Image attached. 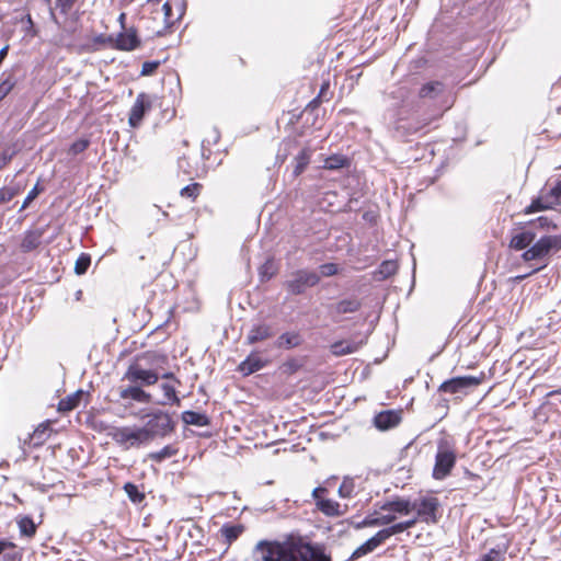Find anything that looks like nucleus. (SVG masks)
I'll return each instance as SVG.
<instances>
[{"label": "nucleus", "instance_id": "1", "mask_svg": "<svg viewBox=\"0 0 561 561\" xmlns=\"http://www.w3.org/2000/svg\"><path fill=\"white\" fill-rule=\"evenodd\" d=\"M254 554L257 561H332L323 545L312 542L299 530L287 533L277 540L259 541Z\"/></svg>", "mask_w": 561, "mask_h": 561}, {"label": "nucleus", "instance_id": "2", "mask_svg": "<svg viewBox=\"0 0 561 561\" xmlns=\"http://www.w3.org/2000/svg\"><path fill=\"white\" fill-rule=\"evenodd\" d=\"M456 463L457 449L455 444L449 443L446 439L438 440L432 478L437 481L445 480L451 474Z\"/></svg>", "mask_w": 561, "mask_h": 561}, {"label": "nucleus", "instance_id": "3", "mask_svg": "<svg viewBox=\"0 0 561 561\" xmlns=\"http://www.w3.org/2000/svg\"><path fill=\"white\" fill-rule=\"evenodd\" d=\"M415 524L416 519H409L380 529L371 538L366 540L363 545H360L358 548L354 550V552L351 556V560L359 559L373 552L391 536L403 533L404 530L412 528Z\"/></svg>", "mask_w": 561, "mask_h": 561}, {"label": "nucleus", "instance_id": "4", "mask_svg": "<svg viewBox=\"0 0 561 561\" xmlns=\"http://www.w3.org/2000/svg\"><path fill=\"white\" fill-rule=\"evenodd\" d=\"M145 416L148 417V421L141 430L146 431L148 444L156 437H165L174 432L175 425L168 412L157 410L146 414Z\"/></svg>", "mask_w": 561, "mask_h": 561}, {"label": "nucleus", "instance_id": "5", "mask_svg": "<svg viewBox=\"0 0 561 561\" xmlns=\"http://www.w3.org/2000/svg\"><path fill=\"white\" fill-rule=\"evenodd\" d=\"M431 124V119L419 114L416 105L397 113L396 130L402 136L414 135Z\"/></svg>", "mask_w": 561, "mask_h": 561}, {"label": "nucleus", "instance_id": "6", "mask_svg": "<svg viewBox=\"0 0 561 561\" xmlns=\"http://www.w3.org/2000/svg\"><path fill=\"white\" fill-rule=\"evenodd\" d=\"M321 280L320 274L316 271L300 268L293 272L284 283V288L294 296L304 295L307 289L316 287Z\"/></svg>", "mask_w": 561, "mask_h": 561}, {"label": "nucleus", "instance_id": "7", "mask_svg": "<svg viewBox=\"0 0 561 561\" xmlns=\"http://www.w3.org/2000/svg\"><path fill=\"white\" fill-rule=\"evenodd\" d=\"M561 250V238L543 236L522 254L525 262L547 260L551 252Z\"/></svg>", "mask_w": 561, "mask_h": 561}, {"label": "nucleus", "instance_id": "8", "mask_svg": "<svg viewBox=\"0 0 561 561\" xmlns=\"http://www.w3.org/2000/svg\"><path fill=\"white\" fill-rule=\"evenodd\" d=\"M439 510L440 502L438 497L432 494L420 496L413 502V511L417 515L413 519H416V522L420 519L427 525L437 524L440 518Z\"/></svg>", "mask_w": 561, "mask_h": 561}, {"label": "nucleus", "instance_id": "9", "mask_svg": "<svg viewBox=\"0 0 561 561\" xmlns=\"http://www.w3.org/2000/svg\"><path fill=\"white\" fill-rule=\"evenodd\" d=\"M112 439L124 449L138 448L147 445L146 431L141 427L131 428L128 426L114 427L110 433Z\"/></svg>", "mask_w": 561, "mask_h": 561}, {"label": "nucleus", "instance_id": "10", "mask_svg": "<svg viewBox=\"0 0 561 561\" xmlns=\"http://www.w3.org/2000/svg\"><path fill=\"white\" fill-rule=\"evenodd\" d=\"M159 378L160 376L156 370L145 369L137 360L127 367L123 377L129 383L139 385L141 388L154 386Z\"/></svg>", "mask_w": 561, "mask_h": 561}, {"label": "nucleus", "instance_id": "11", "mask_svg": "<svg viewBox=\"0 0 561 561\" xmlns=\"http://www.w3.org/2000/svg\"><path fill=\"white\" fill-rule=\"evenodd\" d=\"M485 379V374L480 373L479 376H461L455 377L442 382L438 387L439 392L455 394L469 387H477Z\"/></svg>", "mask_w": 561, "mask_h": 561}, {"label": "nucleus", "instance_id": "12", "mask_svg": "<svg viewBox=\"0 0 561 561\" xmlns=\"http://www.w3.org/2000/svg\"><path fill=\"white\" fill-rule=\"evenodd\" d=\"M152 108L151 96L145 92L137 95L128 116V124L133 128H138L145 115Z\"/></svg>", "mask_w": 561, "mask_h": 561}, {"label": "nucleus", "instance_id": "13", "mask_svg": "<svg viewBox=\"0 0 561 561\" xmlns=\"http://www.w3.org/2000/svg\"><path fill=\"white\" fill-rule=\"evenodd\" d=\"M329 491L324 486H318L312 491V497L316 502L317 508L325 516L334 517L343 514L339 502L328 499Z\"/></svg>", "mask_w": 561, "mask_h": 561}, {"label": "nucleus", "instance_id": "14", "mask_svg": "<svg viewBox=\"0 0 561 561\" xmlns=\"http://www.w3.org/2000/svg\"><path fill=\"white\" fill-rule=\"evenodd\" d=\"M268 363L270 360L264 359L260 355V352L252 351L248 357L238 365L237 370L243 376H250L267 366Z\"/></svg>", "mask_w": 561, "mask_h": 561}, {"label": "nucleus", "instance_id": "15", "mask_svg": "<svg viewBox=\"0 0 561 561\" xmlns=\"http://www.w3.org/2000/svg\"><path fill=\"white\" fill-rule=\"evenodd\" d=\"M140 46V39L136 28L131 27L125 32H121L114 39L113 47L123 51H130Z\"/></svg>", "mask_w": 561, "mask_h": 561}, {"label": "nucleus", "instance_id": "16", "mask_svg": "<svg viewBox=\"0 0 561 561\" xmlns=\"http://www.w3.org/2000/svg\"><path fill=\"white\" fill-rule=\"evenodd\" d=\"M401 422V412L394 410L381 411L374 417V424L378 430L387 431L396 427Z\"/></svg>", "mask_w": 561, "mask_h": 561}, {"label": "nucleus", "instance_id": "17", "mask_svg": "<svg viewBox=\"0 0 561 561\" xmlns=\"http://www.w3.org/2000/svg\"><path fill=\"white\" fill-rule=\"evenodd\" d=\"M119 398L122 400H133L139 403H150L152 401L151 393L144 390V388L139 387V385L134 383L121 388Z\"/></svg>", "mask_w": 561, "mask_h": 561}, {"label": "nucleus", "instance_id": "18", "mask_svg": "<svg viewBox=\"0 0 561 561\" xmlns=\"http://www.w3.org/2000/svg\"><path fill=\"white\" fill-rule=\"evenodd\" d=\"M274 336L273 328L267 323L254 324L248 332L245 343L248 345H254L260 342H264Z\"/></svg>", "mask_w": 561, "mask_h": 561}, {"label": "nucleus", "instance_id": "19", "mask_svg": "<svg viewBox=\"0 0 561 561\" xmlns=\"http://www.w3.org/2000/svg\"><path fill=\"white\" fill-rule=\"evenodd\" d=\"M536 233L530 230H520L512 233L508 248L515 251L527 250L535 241Z\"/></svg>", "mask_w": 561, "mask_h": 561}, {"label": "nucleus", "instance_id": "20", "mask_svg": "<svg viewBox=\"0 0 561 561\" xmlns=\"http://www.w3.org/2000/svg\"><path fill=\"white\" fill-rule=\"evenodd\" d=\"M45 230L42 228L26 230L23 234L20 248L24 253L36 250L42 244Z\"/></svg>", "mask_w": 561, "mask_h": 561}, {"label": "nucleus", "instance_id": "21", "mask_svg": "<svg viewBox=\"0 0 561 561\" xmlns=\"http://www.w3.org/2000/svg\"><path fill=\"white\" fill-rule=\"evenodd\" d=\"M382 512H392L394 515H409L413 511V503L403 497H396L380 506Z\"/></svg>", "mask_w": 561, "mask_h": 561}, {"label": "nucleus", "instance_id": "22", "mask_svg": "<svg viewBox=\"0 0 561 561\" xmlns=\"http://www.w3.org/2000/svg\"><path fill=\"white\" fill-rule=\"evenodd\" d=\"M397 519V515L392 512H386V514L375 511L374 513L368 514L359 526L364 527H378V526H387L392 524Z\"/></svg>", "mask_w": 561, "mask_h": 561}, {"label": "nucleus", "instance_id": "23", "mask_svg": "<svg viewBox=\"0 0 561 561\" xmlns=\"http://www.w3.org/2000/svg\"><path fill=\"white\" fill-rule=\"evenodd\" d=\"M362 308V301L358 298H345L330 307V311L334 316L346 313H355Z\"/></svg>", "mask_w": 561, "mask_h": 561}, {"label": "nucleus", "instance_id": "24", "mask_svg": "<svg viewBox=\"0 0 561 561\" xmlns=\"http://www.w3.org/2000/svg\"><path fill=\"white\" fill-rule=\"evenodd\" d=\"M51 432H53V428H51V422L50 421H45V422L41 423L34 430V432L30 435V444L33 447H41V446H43L48 440V438L50 437Z\"/></svg>", "mask_w": 561, "mask_h": 561}, {"label": "nucleus", "instance_id": "25", "mask_svg": "<svg viewBox=\"0 0 561 561\" xmlns=\"http://www.w3.org/2000/svg\"><path fill=\"white\" fill-rule=\"evenodd\" d=\"M333 98V92L330 91V80L325 79L321 83L320 91L305 107V112H313L323 102H329Z\"/></svg>", "mask_w": 561, "mask_h": 561}, {"label": "nucleus", "instance_id": "26", "mask_svg": "<svg viewBox=\"0 0 561 561\" xmlns=\"http://www.w3.org/2000/svg\"><path fill=\"white\" fill-rule=\"evenodd\" d=\"M301 343H302V336L299 332L287 331V332L282 333L278 336L275 345L278 348L291 350V348L300 346Z\"/></svg>", "mask_w": 561, "mask_h": 561}, {"label": "nucleus", "instance_id": "27", "mask_svg": "<svg viewBox=\"0 0 561 561\" xmlns=\"http://www.w3.org/2000/svg\"><path fill=\"white\" fill-rule=\"evenodd\" d=\"M84 396L89 397V393L84 392L83 390H77L76 392L67 396L66 398H62L58 402V411L61 413H67L75 410L76 408L79 407Z\"/></svg>", "mask_w": 561, "mask_h": 561}, {"label": "nucleus", "instance_id": "28", "mask_svg": "<svg viewBox=\"0 0 561 561\" xmlns=\"http://www.w3.org/2000/svg\"><path fill=\"white\" fill-rule=\"evenodd\" d=\"M444 88L445 85L440 81H428L420 88L417 96L420 100H433L444 91Z\"/></svg>", "mask_w": 561, "mask_h": 561}, {"label": "nucleus", "instance_id": "29", "mask_svg": "<svg viewBox=\"0 0 561 561\" xmlns=\"http://www.w3.org/2000/svg\"><path fill=\"white\" fill-rule=\"evenodd\" d=\"M360 347L359 343L353 341L341 340L330 345L332 355L340 357L357 352Z\"/></svg>", "mask_w": 561, "mask_h": 561}, {"label": "nucleus", "instance_id": "30", "mask_svg": "<svg viewBox=\"0 0 561 561\" xmlns=\"http://www.w3.org/2000/svg\"><path fill=\"white\" fill-rule=\"evenodd\" d=\"M182 421L187 425L199 427L208 426L210 424L208 415L195 411H184L182 413Z\"/></svg>", "mask_w": 561, "mask_h": 561}, {"label": "nucleus", "instance_id": "31", "mask_svg": "<svg viewBox=\"0 0 561 561\" xmlns=\"http://www.w3.org/2000/svg\"><path fill=\"white\" fill-rule=\"evenodd\" d=\"M160 388L164 397V400L161 402L162 404L181 405V399L178 396L175 383L162 382Z\"/></svg>", "mask_w": 561, "mask_h": 561}, {"label": "nucleus", "instance_id": "32", "mask_svg": "<svg viewBox=\"0 0 561 561\" xmlns=\"http://www.w3.org/2000/svg\"><path fill=\"white\" fill-rule=\"evenodd\" d=\"M18 526L21 536L33 538L36 535L37 526L31 516H21L18 518Z\"/></svg>", "mask_w": 561, "mask_h": 561}, {"label": "nucleus", "instance_id": "33", "mask_svg": "<svg viewBox=\"0 0 561 561\" xmlns=\"http://www.w3.org/2000/svg\"><path fill=\"white\" fill-rule=\"evenodd\" d=\"M552 207H553V205H552L551 201L549 199L548 195L546 194L543 196H539V197L533 199L530 205H528L525 208L524 213L526 215H529V214H534L537 211L550 209Z\"/></svg>", "mask_w": 561, "mask_h": 561}, {"label": "nucleus", "instance_id": "34", "mask_svg": "<svg viewBox=\"0 0 561 561\" xmlns=\"http://www.w3.org/2000/svg\"><path fill=\"white\" fill-rule=\"evenodd\" d=\"M244 527L242 525H229L226 524L220 528V534L225 538V543L231 545L239 536L243 533Z\"/></svg>", "mask_w": 561, "mask_h": 561}, {"label": "nucleus", "instance_id": "35", "mask_svg": "<svg viewBox=\"0 0 561 561\" xmlns=\"http://www.w3.org/2000/svg\"><path fill=\"white\" fill-rule=\"evenodd\" d=\"M311 151L308 148H304L295 157V167L294 174L295 176L300 175L308 164L310 163Z\"/></svg>", "mask_w": 561, "mask_h": 561}, {"label": "nucleus", "instance_id": "36", "mask_svg": "<svg viewBox=\"0 0 561 561\" xmlns=\"http://www.w3.org/2000/svg\"><path fill=\"white\" fill-rule=\"evenodd\" d=\"M179 453L176 445H167L158 451L150 453L148 458L154 462H161L167 458H171Z\"/></svg>", "mask_w": 561, "mask_h": 561}, {"label": "nucleus", "instance_id": "37", "mask_svg": "<svg viewBox=\"0 0 561 561\" xmlns=\"http://www.w3.org/2000/svg\"><path fill=\"white\" fill-rule=\"evenodd\" d=\"M398 263L394 260H386L381 262L378 270L376 271V275H379L381 279H386L394 275L398 271Z\"/></svg>", "mask_w": 561, "mask_h": 561}, {"label": "nucleus", "instance_id": "38", "mask_svg": "<svg viewBox=\"0 0 561 561\" xmlns=\"http://www.w3.org/2000/svg\"><path fill=\"white\" fill-rule=\"evenodd\" d=\"M202 190H203V185L201 183L194 182V183H191V184L184 186L180 191V195L183 198H187L191 202H195L197 199V197L201 195Z\"/></svg>", "mask_w": 561, "mask_h": 561}, {"label": "nucleus", "instance_id": "39", "mask_svg": "<svg viewBox=\"0 0 561 561\" xmlns=\"http://www.w3.org/2000/svg\"><path fill=\"white\" fill-rule=\"evenodd\" d=\"M348 165V159L342 154H332L327 158L324 168L329 170H337Z\"/></svg>", "mask_w": 561, "mask_h": 561}, {"label": "nucleus", "instance_id": "40", "mask_svg": "<svg viewBox=\"0 0 561 561\" xmlns=\"http://www.w3.org/2000/svg\"><path fill=\"white\" fill-rule=\"evenodd\" d=\"M304 364L301 359L296 357L287 358L282 365L280 370L285 375H294L302 368Z\"/></svg>", "mask_w": 561, "mask_h": 561}, {"label": "nucleus", "instance_id": "41", "mask_svg": "<svg viewBox=\"0 0 561 561\" xmlns=\"http://www.w3.org/2000/svg\"><path fill=\"white\" fill-rule=\"evenodd\" d=\"M23 187L19 184L14 186H3L0 188V204L12 201L22 192Z\"/></svg>", "mask_w": 561, "mask_h": 561}, {"label": "nucleus", "instance_id": "42", "mask_svg": "<svg viewBox=\"0 0 561 561\" xmlns=\"http://www.w3.org/2000/svg\"><path fill=\"white\" fill-rule=\"evenodd\" d=\"M124 491L128 495L129 500L134 503H141L145 500V494L140 492L138 486L131 482L125 483Z\"/></svg>", "mask_w": 561, "mask_h": 561}, {"label": "nucleus", "instance_id": "43", "mask_svg": "<svg viewBox=\"0 0 561 561\" xmlns=\"http://www.w3.org/2000/svg\"><path fill=\"white\" fill-rule=\"evenodd\" d=\"M91 265V256L88 253H81L75 264V273L83 275Z\"/></svg>", "mask_w": 561, "mask_h": 561}, {"label": "nucleus", "instance_id": "44", "mask_svg": "<svg viewBox=\"0 0 561 561\" xmlns=\"http://www.w3.org/2000/svg\"><path fill=\"white\" fill-rule=\"evenodd\" d=\"M90 146V140L87 139V138H81V139H78L76 141H73L69 149H68V153L70 156H78L82 152H84Z\"/></svg>", "mask_w": 561, "mask_h": 561}, {"label": "nucleus", "instance_id": "45", "mask_svg": "<svg viewBox=\"0 0 561 561\" xmlns=\"http://www.w3.org/2000/svg\"><path fill=\"white\" fill-rule=\"evenodd\" d=\"M355 484L353 479L345 478L339 486V495L344 499H350L354 494Z\"/></svg>", "mask_w": 561, "mask_h": 561}, {"label": "nucleus", "instance_id": "46", "mask_svg": "<svg viewBox=\"0 0 561 561\" xmlns=\"http://www.w3.org/2000/svg\"><path fill=\"white\" fill-rule=\"evenodd\" d=\"M15 79L12 75L8 76L0 82V102L13 90L15 87Z\"/></svg>", "mask_w": 561, "mask_h": 561}, {"label": "nucleus", "instance_id": "47", "mask_svg": "<svg viewBox=\"0 0 561 561\" xmlns=\"http://www.w3.org/2000/svg\"><path fill=\"white\" fill-rule=\"evenodd\" d=\"M44 191V187L39 185L37 182L34 187L28 192L20 210H24L28 207V205Z\"/></svg>", "mask_w": 561, "mask_h": 561}, {"label": "nucleus", "instance_id": "48", "mask_svg": "<svg viewBox=\"0 0 561 561\" xmlns=\"http://www.w3.org/2000/svg\"><path fill=\"white\" fill-rule=\"evenodd\" d=\"M552 205H561V180H559L553 187L547 193Z\"/></svg>", "mask_w": 561, "mask_h": 561}, {"label": "nucleus", "instance_id": "49", "mask_svg": "<svg viewBox=\"0 0 561 561\" xmlns=\"http://www.w3.org/2000/svg\"><path fill=\"white\" fill-rule=\"evenodd\" d=\"M160 66L159 60L145 61L141 67L140 75L144 77L152 76Z\"/></svg>", "mask_w": 561, "mask_h": 561}, {"label": "nucleus", "instance_id": "50", "mask_svg": "<svg viewBox=\"0 0 561 561\" xmlns=\"http://www.w3.org/2000/svg\"><path fill=\"white\" fill-rule=\"evenodd\" d=\"M138 358H145V359H148L150 362H156V363H165L168 360V357L167 355L164 354H158L156 352H152V351H149V352H146V353H142L141 355H139L137 357Z\"/></svg>", "mask_w": 561, "mask_h": 561}, {"label": "nucleus", "instance_id": "51", "mask_svg": "<svg viewBox=\"0 0 561 561\" xmlns=\"http://www.w3.org/2000/svg\"><path fill=\"white\" fill-rule=\"evenodd\" d=\"M78 0H56V7L60 10V13L67 15Z\"/></svg>", "mask_w": 561, "mask_h": 561}, {"label": "nucleus", "instance_id": "52", "mask_svg": "<svg viewBox=\"0 0 561 561\" xmlns=\"http://www.w3.org/2000/svg\"><path fill=\"white\" fill-rule=\"evenodd\" d=\"M321 274L325 277L336 275L339 267L335 263H325L320 266Z\"/></svg>", "mask_w": 561, "mask_h": 561}, {"label": "nucleus", "instance_id": "53", "mask_svg": "<svg viewBox=\"0 0 561 561\" xmlns=\"http://www.w3.org/2000/svg\"><path fill=\"white\" fill-rule=\"evenodd\" d=\"M162 10H163V13H164V23L170 26L174 23V20L172 19V5L170 3V1H167L165 3H163L162 5Z\"/></svg>", "mask_w": 561, "mask_h": 561}, {"label": "nucleus", "instance_id": "54", "mask_svg": "<svg viewBox=\"0 0 561 561\" xmlns=\"http://www.w3.org/2000/svg\"><path fill=\"white\" fill-rule=\"evenodd\" d=\"M15 156V151L9 152L8 150H3L0 154V171L4 169Z\"/></svg>", "mask_w": 561, "mask_h": 561}, {"label": "nucleus", "instance_id": "55", "mask_svg": "<svg viewBox=\"0 0 561 561\" xmlns=\"http://www.w3.org/2000/svg\"><path fill=\"white\" fill-rule=\"evenodd\" d=\"M547 264H548V263L546 262L542 266L537 267V268L533 270L531 272H529V273H527V274H524V275H517V276H515V277H512V278H511V280H512L513 283H519V282L524 280L525 278H527L528 276H530V275H533V274H536V273H538L540 270L545 268V267L547 266Z\"/></svg>", "mask_w": 561, "mask_h": 561}, {"label": "nucleus", "instance_id": "56", "mask_svg": "<svg viewBox=\"0 0 561 561\" xmlns=\"http://www.w3.org/2000/svg\"><path fill=\"white\" fill-rule=\"evenodd\" d=\"M535 222L540 227V228H549L550 226H552V221L548 218V217H545V216H540L538 217ZM553 227L556 228V226L553 225Z\"/></svg>", "mask_w": 561, "mask_h": 561}, {"label": "nucleus", "instance_id": "57", "mask_svg": "<svg viewBox=\"0 0 561 561\" xmlns=\"http://www.w3.org/2000/svg\"><path fill=\"white\" fill-rule=\"evenodd\" d=\"M179 168L182 169L184 171V173L191 174L190 163L185 156H183L179 159Z\"/></svg>", "mask_w": 561, "mask_h": 561}, {"label": "nucleus", "instance_id": "58", "mask_svg": "<svg viewBox=\"0 0 561 561\" xmlns=\"http://www.w3.org/2000/svg\"><path fill=\"white\" fill-rule=\"evenodd\" d=\"M272 268H273V263H272V262H266V263L262 266V272H261V274H262L263 276L267 275V276H268V278H271V277L275 274V272H274V271H270V270H272Z\"/></svg>", "mask_w": 561, "mask_h": 561}, {"label": "nucleus", "instance_id": "59", "mask_svg": "<svg viewBox=\"0 0 561 561\" xmlns=\"http://www.w3.org/2000/svg\"><path fill=\"white\" fill-rule=\"evenodd\" d=\"M15 545L9 540L2 539L0 540V554L8 549H14Z\"/></svg>", "mask_w": 561, "mask_h": 561}, {"label": "nucleus", "instance_id": "60", "mask_svg": "<svg viewBox=\"0 0 561 561\" xmlns=\"http://www.w3.org/2000/svg\"><path fill=\"white\" fill-rule=\"evenodd\" d=\"M161 378L172 380L173 383H175L178 386L181 385V380L172 371L162 374Z\"/></svg>", "mask_w": 561, "mask_h": 561}, {"label": "nucleus", "instance_id": "61", "mask_svg": "<svg viewBox=\"0 0 561 561\" xmlns=\"http://www.w3.org/2000/svg\"><path fill=\"white\" fill-rule=\"evenodd\" d=\"M26 21H27V25H30V27H33V26H34V23H33V20H32L31 14H27V15H26Z\"/></svg>", "mask_w": 561, "mask_h": 561}, {"label": "nucleus", "instance_id": "62", "mask_svg": "<svg viewBox=\"0 0 561 561\" xmlns=\"http://www.w3.org/2000/svg\"><path fill=\"white\" fill-rule=\"evenodd\" d=\"M125 18H126V14H125V13H121V15H119V21L123 23V22H124V20H125Z\"/></svg>", "mask_w": 561, "mask_h": 561}, {"label": "nucleus", "instance_id": "63", "mask_svg": "<svg viewBox=\"0 0 561 561\" xmlns=\"http://www.w3.org/2000/svg\"><path fill=\"white\" fill-rule=\"evenodd\" d=\"M124 1H125V2H127V3H130V2H133L134 0H124Z\"/></svg>", "mask_w": 561, "mask_h": 561}, {"label": "nucleus", "instance_id": "64", "mask_svg": "<svg viewBox=\"0 0 561 561\" xmlns=\"http://www.w3.org/2000/svg\"><path fill=\"white\" fill-rule=\"evenodd\" d=\"M556 392L561 394V389H560V390H557Z\"/></svg>", "mask_w": 561, "mask_h": 561}]
</instances>
